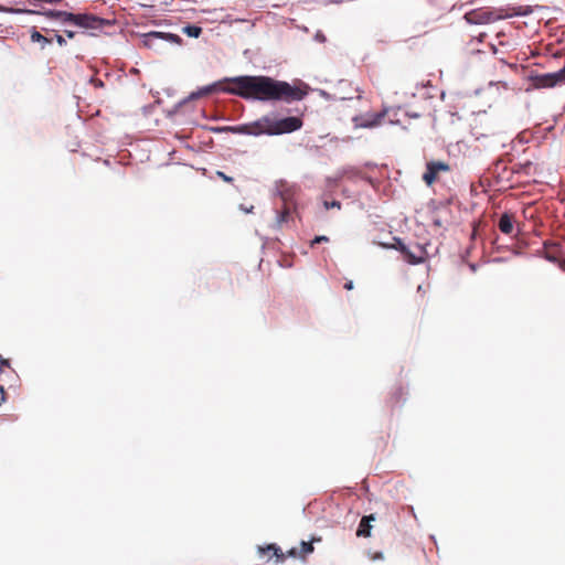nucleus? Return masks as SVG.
<instances>
[{
    "label": "nucleus",
    "mask_w": 565,
    "mask_h": 565,
    "mask_svg": "<svg viewBox=\"0 0 565 565\" xmlns=\"http://www.w3.org/2000/svg\"><path fill=\"white\" fill-rule=\"evenodd\" d=\"M390 113V115H387L385 117V121L390 122V124H397L399 120L397 119V115H398V111L401 110L399 108H396V109H387Z\"/></svg>",
    "instance_id": "16"
},
{
    "label": "nucleus",
    "mask_w": 565,
    "mask_h": 565,
    "mask_svg": "<svg viewBox=\"0 0 565 565\" xmlns=\"http://www.w3.org/2000/svg\"><path fill=\"white\" fill-rule=\"evenodd\" d=\"M217 87H218V84H216V83L204 86V87L200 88L198 92L192 93L190 95V98L196 99V98L207 96V95L214 93L217 89Z\"/></svg>",
    "instance_id": "14"
},
{
    "label": "nucleus",
    "mask_w": 565,
    "mask_h": 565,
    "mask_svg": "<svg viewBox=\"0 0 565 565\" xmlns=\"http://www.w3.org/2000/svg\"><path fill=\"white\" fill-rule=\"evenodd\" d=\"M258 553L262 555V556H267L268 559H270L273 556L276 557V562L277 563H282L286 561V555L285 553L280 550L279 546H277L276 544H268L267 546H258Z\"/></svg>",
    "instance_id": "8"
},
{
    "label": "nucleus",
    "mask_w": 565,
    "mask_h": 565,
    "mask_svg": "<svg viewBox=\"0 0 565 565\" xmlns=\"http://www.w3.org/2000/svg\"><path fill=\"white\" fill-rule=\"evenodd\" d=\"M323 242H329V238L327 236H324V235L316 236L311 241V246H315L316 244H320V243H323Z\"/></svg>",
    "instance_id": "21"
},
{
    "label": "nucleus",
    "mask_w": 565,
    "mask_h": 565,
    "mask_svg": "<svg viewBox=\"0 0 565 565\" xmlns=\"http://www.w3.org/2000/svg\"><path fill=\"white\" fill-rule=\"evenodd\" d=\"M6 398V392L0 386V404L4 401Z\"/></svg>",
    "instance_id": "28"
},
{
    "label": "nucleus",
    "mask_w": 565,
    "mask_h": 565,
    "mask_svg": "<svg viewBox=\"0 0 565 565\" xmlns=\"http://www.w3.org/2000/svg\"><path fill=\"white\" fill-rule=\"evenodd\" d=\"M161 41L181 44L182 39L177 34L164 32H149L142 35V45L148 49H159L158 43Z\"/></svg>",
    "instance_id": "4"
},
{
    "label": "nucleus",
    "mask_w": 565,
    "mask_h": 565,
    "mask_svg": "<svg viewBox=\"0 0 565 565\" xmlns=\"http://www.w3.org/2000/svg\"><path fill=\"white\" fill-rule=\"evenodd\" d=\"M40 14L51 20H58L63 24H74L83 29L98 30L105 25H110V21L98 18L89 13L75 14L72 12L60 10H46Z\"/></svg>",
    "instance_id": "3"
},
{
    "label": "nucleus",
    "mask_w": 565,
    "mask_h": 565,
    "mask_svg": "<svg viewBox=\"0 0 565 565\" xmlns=\"http://www.w3.org/2000/svg\"><path fill=\"white\" fill-rule=\"evenodd\" d=\"M216 175L222 179L224 182H227V183H232L233 182V178L225 174L223 171H216Z\"/></svg>",
    "instance_id": "19"
},
{
    "label": "nucleus",
    "mask_w": 565,
    "mask_h": 565,
    "mask_svg": "<svg viewBox=\"0 0 565 565\" xmlns=\"http://www.w3.org/2000/svg\"><path fill=\"white\" fill-rule=\"evenodd\" d=\"M64 33L68 39H73L75 36V32L71 30H65Z\"/></svg>",
    "instance_id": "27"
},
{
    "label": "nucleus",
    "mask_w": 565,
    "mask_h": 565,
    "mask_svg": "<svg viewBox=\"0 0 565 565\" xmlns=\"http://www.w3.org/2000/svg\"><path fill=\"white\" fill-rule=\"evenodd\" d=\"M394 242L395 243L391 246L392 248L399 250L402 254L406 252L407 246L403 243L401 238L395 237Z\"/></svg>",
    "instance_id": "17"
},
{
    "label": "nucleus",
    "mask_w": 565,
    "mask_h": 565,
    "mask_svg": "<svg viewBox=\"0 0 565 565\" xmlns=\"http://www.w3.org/2000/svg\"><path fill=\"white\" fill-rule=\"evenodd\" d=\"M390 113L391 111L388 110H382L379 113L365 114L354 117L353 121L355 122L356 127L372 128L385 122V117L390 115Z\"/></svg>",
    "instance_id": "6"
},
{
    "label": "nucleus",
    "mask_w": 565,
    "mask_h": 565,
    "mask_svg": "<svg viewBox=\"0 0 565 565\" xmlns=\"http://www.w3.org/2000/svg\"><path fill=\"white\" fill-rule=\"evenodd\" d=\"M375 520L374 514L365 515L361 519L356 530V536L370 537L372 525L371 522Z\"/></svg>",
    "instance_id": "9"
},
{
    "label": "nucleus",
    "mask_w": 565,
    "mask_h": 565,
    "mask_svg": "<svg viewBox=\"0 0 565 565\" xmlns=\"http://www.w3.org/2000/svg\"><path fill=\"white\" fill-rule=\"evenodd\" d=\"M450 167L448 163L443 161H429L426 164V171L423 174L424 182L431 186L435 182L439 180V174L441 172H449Z\"/></svg>",
    "instance_id": "5"
},
{
    "label": "nucleus",
    "mask_w": 565,
    "mask_h": 565,
    "mask_svg": "<svg viewBox=\"0 0 565 565\" xmlns=\"http://www.w3.org/2000/svg\"><path fill=\"white\" fill-rule=\"evenodd\" d=\"M561 83L556 72L533 77V86L535 88H550Z\"/></svg>",
    "instance_id": "7"
},
{
    "label": "nucleus",
    "mask_w": 565,
    "mask_h": 565,
    "mask_svg": "<svg viewBox=\"0 0 565 565\" xmlns=\"http://www.w3.org/2000/svg\"><path fill=\"white\" fill-rule=\"evenodd\" d=\"M231 84L221 87V90L231 95H236L244 99H254L260 102H295L301 100L306 92L299 87L291 86L284 81H277L269 76H236L225 78Z\"/></svg>",
    "instance_id": "1"
},
{
    "label": "nucleus",
    "mask_w": 565,
    "mask_h": 565,
    "mask_svg": "<svg viewBox=\"0 0 565 565\" xmlns=\"http://www.w3.org/2000/svg\"><path fill=\"white\" fill-rule=\"evenodd\" d=\"M419 255H416L414 252H412L408 247H406V252L403 253L404 258L407 260V263L412 265H417L424 262V250L418 247Z\"/></svg>",
    "instance_id": "12"
},
{
    "label": "nucleus",
    "mask_w": 565,
    "mask_h": 565,
    "mask_svg": "<svg viewBox=\"0 0 565 565\" xmlns=\"http://www.w3.org/2000/svg\"><path fill=\"white\" fill-rule=\"evenodd\" d=\"M302 119L296 116L280 118L276 114H267L253 122L227 127L226 129L241 135L277 136L297 131L302 127Z\"/></svg>",
    "instance_id": "2"
},
{
    "label": "nucleus",
    "mask_w": 565,
    "mask_h": 565,
    "mask_svg": "<svg viewBox=\"0 0 565 565\" xmlns=\"http://www.w3.org/2000/svg\"><path fill=\"white\" fill-rule=\"evenodd\" d=\"M183 32L190 38H199L202 33V28L198 25H186L183 28Z\"/></svg>",
    "instance_id": "15"
},
{
    "label": "nucleus",
    "mask_w": 565,
    "mask_h": 565,
    "mask_svg": "<svg viewBox=\"0 0 565 565\" xmlns=\"http://www.w3.org/2000/svg\"><path fill=\"white\" fill-rule=\"evenodd\" d=\"M371 558H372L373 561H375V559H383V553H381V552H376V553H374V554L372 555V557H371Z\"/></svg>",
    "instance_id": "26"
},
{
    "label": "nucleus",
    "mask_w": 565,
    "mask_h": 565,
    "mask_svg": "<svg viewBox=\"0 0 565 565\" xmlns=\"http://www.w3.org/2000/svg\"><path fill=\"white\" fill-rule=\"evenodd\" d=\"M30 40L33 43H40L42 50L45 49V46L52 42L51 39L41 34L35 28L31 30Z\"/></svg>",
    "instance_id": "13"
},
{
    "label": "nucleus",
    "mask_w": 565,
    "mask_h": 565,
    "mask_svg": "<svg viewBox=\"0 0 565 565\" xmlns=\"http://www.w3.org/2000/svg\"><path fill=\"white\" fill-rule=\"evenodd\" d=\"M344 288H345L347 290H351V289H353V282H352L351 280H350V281H347V282L344 284Z\"/></svg>",
    "instance_id": "30"
},
{
    "label": "nucleus",
    "mask_w": 565,
    "mask_h": 565,
    "mask_svg": "<svg viewBox=\"0 0 565 565\" xmlns=\"http://www.w3.org/2000/svg\"><path fill=\"white\" fill-rule=\"evenodd\" d=\"M55 41L56 43L60 45V46H64L66 45V40L63 35H60V34H56L55 35Z\"/></svg>",
    "instance_id": "23"
},
{
    "label": "nucleus",
    "mask_w": 565,
    "mask_h": 565,
    "mask_svg": "<svg viewBox=\"0 0 565 565\" xmlns=\"http://www.w3.org/2000/svg\"><path fill=\"white\" fill-rule=\"evenodd\" d=\"M285 555H286V558L287 557H292V558H299L300 559L299 551H298L297 547L290 548L289 551H287V553H285Z\"/></svg>",
    "instance_id": "18"
},
{
    "label": "nucleus",
    "mask_w": 565,
    "mask_h": 565,
    "mask_svg": "<svg viewBox=\"0 0 565 565\" xmlns=\"http://www.w3.org/2000/svg\"><path fill=\"white\" fill-rule=\"evenodd\" d=\"M513 215L509 213H503L498 222L499 230L507 235H510L513 232Z\"/></svg>",
    "instance_id": "10"
},
{
    "label": "nucleus",
    "mask_w": 565,
    "mask_h": 565,
    "mask_svg": "<svg viewBox=\"0 0 565 565\" xmlns=\"http://www.w3.org/2000/svg\"><path fill=\"white\" fill-rule=\"evenodd\" d=\"M92 83L94 84L95 87H103L104 86L103 81L99 79V78H92Z\"/></svg>",
    "instance_id": "25"
},
{
    "label": "nucleus",
    "mask_w": 565,
    "mask_h": 565,
    "mask_svg": "<svg viewBox=\"0 0 565 565\" xmlns=\"http://www.w3.org/2000/svg\"><path fill=\"white\" fill-rule=\"evenodd\" d=\"M532 13V9L530 7H525V8H520L519 11H516L514 14L515 15H527Z\"/></svg>",
    "instance_id": "22"
},
{
    "label": "nucleus",
    "mask_w": 565,
    "mask_h": 565,
    "mask_svg": "<svg viewBox=\"0 0 565 565\" xmlns=\"http://www.w3.org/2000/svg\"><path fill=\"white\" fill-rule=\"evenodd\" d=\"M321 537H312L309 542L302 541L300 543V547L298 548L300 559L305 561L309 554L315 551L313 543L320 542Z\"/></svg>",
    "instance_id": "11"
},
{
    "label": "nucleus",
    "mask_w": 565,
    "mask_h": 565,
    "mask_svg": "<svg viewBox=\"0 0 565 565\" xmlns=\"http://www.w3.org/2000/svg\"><path fill=\"white\" fill-rule=\"evenodd\" d=\"M556 74H557L561 83H564L565 82V66L562 70H559L558 72H556Z\"/></svg>",
    "instance_id": "24"
},
{
    "label": "nucleus",
    "mask_w": 565,
    "mask_h": 565,
    "mask_svg": "<svg viewBox=\"0 0 565 565\" xmlns=\"http://www.w3.org/2000/svg\"><path fill=\"white\" fill-rule=\"evenodd\" d=\"M324 207L327 210L334 209V207L335 209H340L341 207V203L339 201H331V202L326 201L324 202Z\"/></svg>",
    "instance_id": "20"
},
{
    "label": "nucleus",
    "mask_w": 565,
    "mask_h": 565,
    "mask_svg": "<svg viewBox=\"0 0 565 565\" xmlns=\"http://www.w3.org/2000/svg\"><path fill=\"white\" fill-rule=\"evenodd\" d=\"M254 206L250 205L249 207H245L244 205H241V210H243L245 213H250L253 211Z\"/></svg>",
    "instance_id": "29"
}]
</instances>
